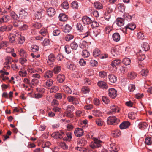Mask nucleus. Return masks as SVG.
Wrapping results in <instances>:
<instances>
[{
    "label": "nucleus",
    "instance_id": "nucleus-39",
    "mask_svg": "<svg viewBox=\"0 0 152 152\" xmlns=\"http://www.w3.org/2000/svg\"><path fill=\"white\" fill-rule=\"evenodd\" d=\"M150 46L146 42H144L142 45L143 50L145 51H148L150 49Z\"/></svg>",
    "mask_w": 152,
    "mask_h": 152
},
{
    "label": "nucleus",
    "instance_id": "nucleus-5",
    "mask_svg": "<svg viewBox=\"0 0 152 152\" xmlns=\"http://www.w3.org/2000/svg\"><path fill=\"white\" fill-rule=\"evenodd\" d=\"M67 99L69 102H72V104L75 105H77L79 104L78 99L74 96H69L67 97Z\"/></svg>",
    "mask_w": 152,
    "mask_h": 152
},
{
    "label": "nucleus",
    "instance_id": "nucleus-16",
    "mask_svg": "<svg viewBox=\"0 0 152 152\" xmlns=\"http://www.w3.org/2000/svg\"><path fill=\"white\" fill-rule=\"evenodd\" d=\"M115 22L118 26H121L124 24V20L122 18H117Z\"/></svg>",
    "mask_w": 152,
    "mask_h": 152
},
{
    "label": "nucleus",
    "instance_id": "nucleus-6",
    "mask_svg": "<svg viewBox=\"0 0 152 152\" xmlns=\"http://www.w3.org/2000/svg\"><path fill=\"white\" fill-rule=\"evenodd\" d=\"M109 96L112 99L115 98L117 96V91L113 88H110L108 90Z\"/></svg>",
    "mask_w": 152,
    "mask_h": 152
},
{
    "label": "nucleus",
    "instance_id": "nucleus-49",
    "mask_svg": "<svg viewBox=\"0 0 152 152\" xmlns=\"http://www.w3.org/2000/svg\"><path fill=\"white\" fill-rule=\"evenodd\" d=\"M118 53V51L117 50V48L115 47L111 49V53L114 56H117Z\"/></svg>",
    "mask_w": 152,
    "mask_h": 152
},
{
    "label": "nucleus",
    "instance_id": "nucleus-32",
    "mask_svg": "<svg viewBox=\"0 0 152 152\" xmlns=\"http://www.w3.org/2000/svg\"><path fill=\"white\" fill-rule=\"evenodd\" d=\"M63 88L66 93L71 94L72 93V91L70 88L66 85L63 86Z\"/></svg>",
    "mask_w": 152,
    "mask_h": 152
},
{
    "label": "nucleus",
    "instance_id": "nucleus-58",
    "mask_svg": "<svg viewBox=\"0 0 152 152\" xmlns=\"http://www.w3.org/2000/svg\"><path fill=\"white\" fill-rule=\"evenodd\" d=\"M28 71L31 74H32V75H33V74H34L36 72H38V71H37V70H36L35 69L31 68L30 66L28 67Z\"/></svg>",
    "mask_w": 152,
    "mask_h": 152
},
{
    "label": "nucleus",
    "instance_id": "nucleus-27",
    "mask_svg": "<svg viewBox=\"0 0 152 152\" xmlns=\"http://www.w3.org/2000/svg\"><path fill=\"white\" fill-rule=\"evenodd\" d=\"M10 14L12 19L16 20H18L19 19L18 16L14 11H10Z\"/></svg>",
    "mask_w": 152,
    "mask_h": 152
},
{
    "label": "nucleus",
    "instance_id": "nucleus-30",
    "mask_svg": "<svg viewBox=\"0 0 152 152\" xmlns=\"http://www.w3.org/2000/svg\"><path fill=\"white\" fill-rule=\"evenodd\" d=\"M20 56L23 57H26L27 53L25 50L23 48H21L18 52Z\"/></svg>",
    "mask_w": 152,
    "mask_h": 152
},
{
    "label": "nucleus",
    "instance_id": "nucleus-50",
    "mask_svg": "<svg viewBox=\"0 0 152 152\" xmlns=\"http://www.w3.org/2000/svg\"><path fill=\"white\" fill-rule=\"evenodd\" d=\"M71 6L73 9H77L79 7L78 4L76 1H74L71 4Z\"/></svg>",
    "mask_w": 152,
    "mask_h": 152
},
{
    "label": "nucleus",
    "instance_id": "nucleus-45",
    "mask_svg": "<svg viewBox=\"0 0 152 152\" xmlns=\"http://www.w3.org/2000/svg\"><path fill=\"white\" fill-rule=\"evenodd\" d=\"M50 44V40L48 39H45L43 40L42 43V44L43 46H45L49 45Z\"/></svg>",
    "mask_w": 152,
    "mask_h": 152
},
{
    "label": "nucleus",
    "instance_id": "nucleus-18",
    "mask_svg": "<svg viewBox=\"0 0 152 152\" xmlns=\"http://www.w3.org/2000/svg\"><path fill=\"white\" fill-rule=\"evenodd\" d=\"M82 21L83 23L86 24H89L91 23L92 20L88 17L85 16L82 18Z\"/></svg>",
    "mask_w": 152,
    "mask_h": 152
},
{
    "label": "nucleus",
    "instance_id": "nucleus-53",
    "mask_svg": "<svg viewBox=\"0 0 152 152\" xmlns=\"http://www.w3.org/2000/svg\"><path fill=\"white\" fill-rule=\"evenodd\" d=\"M113 29V27L112 26H106L104 29V31L107 34H109Z\"/></svg>",
    "mask_w": 152,
    "mask_h": 152
},
{
    "label": "nucleus",
    "instance_id": "nucleus-46",
    "mask_svg": "<svg viewBox=\"0 0 152 152\" xmlns=\"http://www.w3.org/2000/svg\"><path fill=\"white\" fill-rule=\"evenodd\" d=\"M90 55L89 53L86 50L84 49L83 50L82 52V56L84 58L88 57Z\"/></svg>",
    "mask_w": 152,
    "mask_h": 152
},
{
    "label": "nucleus",
    "instance_id": "nucleus-37",
    "mask_svg": "<svg viewBox=\"0 0 152 152\" xmlns=\"http://www.w3.org/2000/svg\"><path fill=\"white\" fill-rule=\"evenodd\" d=\"M31 50L34 52H37L39 49V47L36 45H32L31 48Z\"/></svg>",
    "mask_w": 152,
    "mask_h": 152
},
{
    "label": "nucleus",
    "instance_id": "nucleus-8",
    "mask_svg": "<svg viewBox=\"0 0 152 152\" xmlns=\"http://www.w3.org/2000/svg\"><path fill=\"white\" fill-rule=\"evenodd\" d=\"M98 86L102 89H107L108 88V86L106 83L102 81H99L97 83Z\"/></svg>",
    "mask_w": 152,
    "mask_h": 152
},
{
    "label": "nucleus",
    "instance_id": "nucleus-24",
    "mask_svg": "<svg viewBox=\"0 0 152 152\" xmlns=\"http://www.w3.org/2000/svg\"><path fill=\"white\" fill-rule=\"evenodd\" d=\"M110 108L111 111L110 112L115 113L116 112H119L120 109L118 106L116 105H112L110 106Z\"/></svg>",
    "mask_w": 152,
    "mask_h": 152
},
{
    "label": "nucleus",
    "instance_id": "nucleus-4",
    "mask_svg": "<svg viewBox=\"0 0 152 152\" xmlns=\"http://www.w3.org/2000/svg\"><path fill=\"white\" fill-rule=\"evenodd\" d=\"M64 132L61 131L55 132L51 135L52 137L56 139H61L63 138Z\"/></svg>",
    "mask_w": 152,
    "mask_h": 152
},
{
    "label": "nucleus",
    "instance_id": "nucleus-51",
    "mask_svg": "<svg viewBox=\"0 0 152 152\" xmlns=\"http://www.w3.org/2000/svg\"><path fill=\"white\" fill-rule=\"evenodd\" d=\"M42 11H41V12L38 11L35 14V18L36 19H39L42 18Z\"/></svg>",
    "mask_w": 152,
    "mask_h": 152
},
{
    "label": "nucleus",
    "instance_id": "nucleus-22",
    "mask_svg": "<svg viewBox=\"0 0 152 152\" xmlns=\"http://www.w3.org/2000/svg\"><path fill=\"white\" fill-rule=\"evenodd\" d=\"M112 37L113 40L116 42L119 41L120 39V35L118 33H115L113 34Z\"/></svg>",
    "mask_w": 152,
    "mask_h": 152
},
{
    "label": "nucleus",
    "instance_id": "nucleus-41",
    "mask_svg": "<svg viewBox=\"0 0 152 152\" xmlns=\"http://www.w3.org/2000/svg\"><path fill=\"white\" fill-rule=\"evenodd\" d=\"M71 48L73 50H75L78 48V45L77 43L75 42H72L70 45Z\"/></svg>",
    "mask_w": 152,
    "mask_h": 152
},
{
    "label": "nucleus",
    "instance_id": "nucleus-54",
    "mask_svg": "<svg viewBox=\"0 0 152 152\" xmlns=\"http://www.w3.org/2000/svg\"><path fill=\"white\" fill-rule=\"evenodd\" d=\"M59 90V88L56 86H53L50 89V91L51 93H55Z\"/></svg>",
    "mask_w": 152,
    "mask_h": 152
},
{
    "label": "nucleus",
    "instance_id": "nucleus-36",
    "mask_svg": "<svg viewBox=\"0 0 152 152\" xmlns=\"http://www.w3.org/2000/svg\"><path fill=\"white\" fill-rule=\"evenodd\" d=\"M100 54V51L98 49L96 48L93 51V55L95 57L99 56Z\"/></svg>",
    "mask_w": 152,
    "mask_h": 152
},
{
    "label": "nucleus",
    "instance_id": "nucleus-59",
    "mask_svg": "<svg viewBox=\"0 0 152 152\" xmlns=\"http://www.w3.org/2000/svg\"><path fill=\"white\" fill-rule=\"evenodd\" d=\"M102 100L103 102L106 104H108L110 102V100L108 97L104 96L102 97Z\"/></svg>",
    "mask_w": 152,
    "mask_h": 152
},
{
    "label": "nucleus",
    "instance_id": "nucleus-2",
    "mask_svg": "<svg viewBox=\"0 0 152 152\" xmlns=\"http://www.w3.org/2000/svg\"><path fill=\"white\" fill-rule=\"evenodd\" d=\"M120 120L115 116L109 117L107 121V123L108 125H115L120 122Z\"/></svg>",
    "mask_w": 152,
    "mask_h": 152
},
{
    "label": "nucleus",
    "instance_id": "nucleus-10",
    "mask_svg": "<svg viewBox=\"0 0 152 152\" xmlns=\"http://www.w3.org/2000/svg\"><path fill=\"white\" fill-rule=\"evenodd\" d=\"M101 142V141L97 139H95L94 140V142L92 143H91V146L93 148L100 147L101 146L100 144V143Z\"/></svg>",
    "mask_w": 152,
    "mask_h": 152
},
{
    "label": "nucleus",
    "instance_id": "nucleus-19",
    "mask_svg": "<svg viewBox=\"0 0 152 152\" xmlns=\"http://www.w3.org/2000/svg\"><path fill=\"white\" fill-rule=\"evenodd\" d=\"M121 63V60L116 59L113 61L111 63V65L113 68H115L118 66Z\"/></svg>",
    "mask_w": 152,
    "mask_h": 152
},
{
    "label": "nucleus",
    "instance_id": "nucleus-34",
    "mask_svg": "<svg viewBox=\"0 0 152 152\" xmlns=\"http://www.w3.org/2000/svg\"><path fill=\"white\" fill-rule=\"evenodd\" d=\"M18 43L22 44L25 41V38L24 37L21 35L20 34H18Z\"/></svg>",
    "mask_w": 152,
    "mask_h": 152
},
{
    "label": "nucleus",
    "instance_id": "nucleus-62",
    "mask_svg": "<svg viewBox=\"0 0 152 152\" xmlns=\"http://www.w3.org/2000/svg\"><path fill=\"white\" fill-rule=\"evenodd\" d=\"M58 102L56 99H53L51 103L52 106L57 107L59 105Z\"/></svg>",
    "mask_w": 152,
    "mask_h": 152
},
{
    "label": "nucleus",
    "instance_id": "nucleus-48",
    "mask_svg": "<svg viewBox=\"0 0 152 152\" xmlns=\"http://www.w3.org/2000/svg\"><path fill=\"white\" fill-rule=\"evenodd\" d=\"M74 37L73 35L67 34L65 36L64 39L66 41L68 42L73 39Z\"/></svg>",
    "mask_w": 152,
    "mask_h": 152
},
{
    "label": "nucleus",
    "instance_id": "nucleus-47",
    "mask_svg": "<svg viewBox=\"0 0 152 152\" xmlns=\"http://www.w3.org/2000/svg\"><path fill=\"white\" fill-rule=\"evenodd\" d=\"M122 62L126 65L130 64L131 63V60L130 59L128 58H125L123 60Z\"/></svg>",
    "mask_w": 152,
    "mask_h": 152
},
{
    "label": "nucleus",
    "instance_id": "nucleus-61",
    "mask_svg": "<svg viewBox=\"0 0 152 152\" xmlns=\"http://www.w3.org/2000/svg\"><path fill=\"white\" fill-rule=\"evenodd\" d=\"M53 82V81L52 80L49 79L46 82V85L48 87H50L52 85Z\"/></svg>",
    "mask_w": 152,
    "mask_h": 152
},
{
    "label": "nucleus",
    "instance_id": "nucleus-20",
    "mask_svg": "<svg viewBox=\"0 0 152 152\" xmlns=\"http://www.w3.org/2000/svg\"><path fill=\"white\" fill-rule=\"evenodd\" d=\"M137 73L134 72H129L127 75V77L129 79L132 80L135 79L137 76Z\"/></svg>",
    "mask_w": 152,
    "mask_h": 152
},
{
    "label": "nucleus",
    "instance_id": "nucleus-11",
    "mask_svg": "<svg viewBox=\"0 0 152 152\" xmlns=\"http://www.w3.org/2000/svg\"><path fill=\"white\" fill-rule=\"evenodd\" d=\"M48 15L50 17H52L54 15L56 14L55 9L53 7H49L47 10Z\"/></svg>",
    "mask_w": 152,
    "mask_h": 152
},
{
    "label": "nucleus",
    "instance_id": "nucleus-7",
    "mask_svg": "<svg viewBox=\"0 0 152 152\" xmlns=\"http://www.w3.org/2000/svg\"><path fill=\"white\" fill-rule=\"evenodd\" d=\"M83 133V130L81 128H76L74 131L75 136L77 137H80L82 136Z\"/></svg>",
    "mask_w": 152,
    "mask_h": 152
},
{
    "label": "nucleus",
    "instance_id": "nucleus-38",
    "mask_svg": "<svg viewBox=\"0 0 152 152\" xmlns=\"http://www.w3.org/2000/svg\"><path fill=\"white\" fill-rule=\"evenodd\" d=\"M16 35L15 34H10L9 36V41L11 43L13 42L15 40Z\"/></svg>",
    "mask_w": 152,
    "mask_h": 152
},
{
    "label": "nucleus",
    "instance_id": "nucleus-25",
    "mask_svg": "<svg viewBox=\"0 0 152 152\" xmlns=\"http://www.w3.org/2000/svg\"><path fill=\"white\" fill-rule=\"evenodd\" d=\"M57 81L60 83H62L64 82L65 77L64 75L62 74L58 75L57 77Z\"/></svg>",
    "mask_w": 152,
    "mask_h": 152
},
{
    "label": "nucleus",
    "instance_id": "nucleus-12",
    "mask_svg": "<svg viewBox=\"0 0 152 152\" xmlns=\"http://www.w3.org/2000/svg\"><path fill=\"white\" fill-rule=\"evenodd\" d=\"M28 13L24 10H22L19 12V19L23 20L26 18L27 15Z\"/></svg>",
    "mask_w": 152,
    "mask_h": 152
},
{
    "label": "nucleus",
    "instance_id": "nucleus-3",
    "mask_svg": "<svg viewBox=\"0 0 152 152\" xmlns=\"http://www.w3.org/2000/svg\"><path fill=\"white\" fill-rule=\"evenodd\" d=\"M12 57L7 56L5 59V61L4 64V68H6L7 69H10V64L11 63V61H13Z\"/></svg>",
    "mask_w": 152,
    "mask_h": 152
},
{
    "label": "nucleus",
    "instance_id": "nucleus-44",
    "mask_svg": "<svg viewBox=\"0 0 152 152\" xmlns=\"http://www.w3.org/2000/svg\"><path fill=\"white\" fill-rule=\"evenodd\" d=\"M59 145L64 150H66L68 148V145L64 142H61L59 143Z\"/></svg>",
    "mask_w": 152,
    "mask_h": 152
},
{
    "label": "nucleus",
    "instance_id": "nucleus-52",
    "mask_svg": "<svg viewBox=\"0 0 152 152\" xmlns=\"http://www.w3.org/2000/svg\"><path fill=\"white\" fill-rule=\"evenodd\" d=\"M141 73L142 76H146L148 75V71L147 69H144L142 70Z\"/></svg>",
    "mask_w": 152,
    "mask_h": 152
},
{
    "label": "nucleus",
    "instance_id": "nucleus-9",
    "mask_svg": "<svg viewBox=\"0 0 152 152\" xmlns=\"http://www.w3.org/2000/svg\"><path fill=\"white\" fill-rule=\"evenodd\" d=\"M130 123L128 121H124L119 125V127L121 129H126L129 127L130 126Z\"/></svg>",
    "mask_w": 152,
    "mask_h": 152
},
{
    "label": "nucleus",
    "instance_id": "nucleus-63",
    "mask_svg": "<svg viewBox=\"0 0 152 152\" xmlns=\"http://www.w3.org/2000/svg\"><path fill=\"white\" fill-rule=\"evenodd\" d=\"M99 76L101 78H104L107 76V73L105 72L101 71L99 73Z\"/></svg>",
    "mask_w": 152,
    "mask_h": 152
},
{
    "label": "nucleus",
    "instance_id": "nucleus-17",
    "mask_svg": "<svg viewBox=\"0 0 152 152\" xmlns=\"http://www.w3.org/2000/svg\"><path fill=\"white\" fill-rule=\"evenodd\" d=\"M53 76V72L50 70H48L44 74L43 77L45 79H48L51 77Z\"/></svg>",
    "mask_w": 152,
    "mask_h": 152
},
{
    "label": "nucleus",
    "instance_id": "nucleus-31",
    "mask_svg": "<svg viewBox=\"0 0 152 152\" xmlns=\"http://www.w3.org/2000/svg\"><path fill=\"white\" fill-rule=\"evenodd\" d=\"M72 134L70 132H68L66 133V136L64 137L63 139L65 141H71L72 139Z\"/></svg>",
    "mask_w": 152,
    "mask_h": 152
},
{
    "label": "nucleus",
    "instance_id": "nucleus-1",
    "mask_svg": "<svg viewBox=\"0 0 152 152\" xmlns=\"http://www.w3.org/2000/svg\"><path fill=\"white\" fill-rule=\"evenodd\" d=\"M76 28L78 30L83 32V34L85 35L83 37V38L87 37L90 35V32L88 29L86 28L83 27L80 23H78L77 24Z\"/></svg>",
    "mask_w": 152,
    "mask_h": 152
},
{
    "label": "nucleus",
    "instance_id": "nucleus-26",
    "mask_svg": "<svg viewBox=\"0 0 152 152\" xmlns=\"http://www.w3.org/2000/svg\"><path fill=\"white\" fill-rule=\"evenodd\" d=\"M94 6L97 9L100 10L103 8V6L100 2L96 1L94 3Z\"/></svg>",
    "mask_w": 152,
    "mask_h": 152
},
{
    "label": "nucleus",
    "instance_id": "nucleus-13",
    "mask_svg": "<svg viewBox=\"0 0 152 152\" xmlns=\"http://www.w3.org/2000/svg\"><path fill=\"white\" fill-rule=\"evenodd\" d=\"M108 77L110 83H114L117 81V77L113 75L112 74L108 75Z\"/></svg>",
    "mask_w": 152,
    "mask_h": 152
},
{
    "label": "nucleus",
    "instance_id": "nucleus-57",
    "mask_svg": "<svg viewBox=\"0 0 152 152\" xmlns=\"http://www.w3.org/2000/svg\"><path fill=\"white\" fill-rule=\"evenodd\" d=\"M145 144L148 145H151L152 143V141L151 140V137H148L145 139Z\"/></svg>",
    "mask_w": 152,
    "mask_h": 152
},
{
    "label": "nucleus",
    "instance_id": "nucleus-23",
    "mask_svg": "<svg viewBox=\"0 0 152 152\" xmlns=\"http://www.w3.org/2000/svg\"><path fill=\"white\" fill-rule=\"evenodd\" d=\"M136 28L135 25L134 23L128 24L126 26L124 27L125 31H126L127 29H129L131 30H134Z\"/></svg>",
    "mask_w": 152,
    "mask_h": 152
},
{
    "label": "nucleus",
    "instance_id": "nucleus-15",
    "mask_svg": "<svg viewBox=\"0 0 152 152\" xmlns=\"http://www.w3.org/2000/svg\"><path fill=\"white\" fill-rule=\"evenodd\" d=\"M10 20V17L8 15H4L0 18V22L2 23L3 22L6 23Z\"/></svg>",
    "mask_w": 152,
    "mask_h": 152
},
{
    "label": "nucleus",
    "instance_id": "nucleus-40",
    "mask_svg": "<svg viewBox=\"0 0 152 152\" xmlns=\"http://www.w3.org/2000/svg\"><path fill=\"white\" fill-rule=\"evenodd\" d=\"M61 70V67L59 66H55L53 71L55 74H57Z\"/></svg>",
    "mask_w": 152,
    "mask_h": 152
},
{
    "label": "nucleus",
    "instance_id": "nucleus-21",
    "mask_svg": "<svg viewBox=\"0 0 152 152\" xmlns=\"http://www.w3.org/2000/svg\"><path fill=\"white\" fill-rule=\"evenodd\" d=\"M145 56L144 53H142V51L140 50L138 55L137 58L139 61H141L144 60L145 58Z\"/></svg>",
    "mask_w": 152,
    "mask_h": 152
},
{
    "label": "nucleus",
    "instance_id": "nucleus-64",
    "mask_svg": "<svg viewBox=\"0 0 152 152\" xmlns=\"http://www.w3.org/2000/svg\"><path fill=\"white\" fill-rule=\"evenodd\" d=\"M100 33V31L99 30L95 29L93 31V36L94 37H96L99 35Z\"/></svg>",
    "mask_w": 152,
    "mask_h": 152
},
{
    "label": "nucleus",
    "instance_id": "nucleus-35",
    "mask_svg": "<svg viewBox=\"0 0 152 152\" xmlns=\"http://www.w3.org/2000/svg\"><path fill=\"white\" fill-rule=\"evenodd\" d=\"M88 46L87 42L86 41H83L80 45V47L83 49H86L88 47Z\"/></svg>",
    "mask_w": 152,
    "mask_h": 152
},
{
    "label": "nucleus",
    "instance_id": "nucleus-56",
    "mask_svg": "<svg viewBox=\"0 0 152 152\" xmlns=\"http://www.w3.org/2000/svg\"><path fill=\"white\" fill-rule=\"evenodd\" d=\"M48 60L51 62L54 61L55 59L54 55L53 54H50L48 57Z\"/></svg>",
    "mask_w": 152,
    "mask_h": 152
},
{
    "label": "nucleus",
    "instance_id": "nucleus-43",
    "mask_svg": "<svg viewBox=\"0 0 152 152\" xmlns=\"http://www.w3.org/2000/svg\"><path fill=\"white\" fill-rule=\"evenodd\" d=\"M128 116L131 119H134L136 116V114L134 112L130 113L128 114Z\"/></svg>",
    "mask_w": 152,
    "mask_h": 152
},
{
    "label": "nucleus",
    "instance_id": "nucleus-55",
    "mask_svg": "<svg viewBox=\"0 0 152 152\" xmlns=\"http://www.w3.org/2000/svg\"><path fill=\"white\" fill-rule=\"evenodd\" d=\"M67 67L70 70H73L75 69L76 66L73 63H70L67 65Z\"/></svg>",
    "mask_w": 152,
    "mask_h": 152
},
{
    "label": "nucleus",
    "instance_id": "nucleus-60",
    "mask_svg": "<svg viewBox=\"0 0 152 152\" xmlns=\"http://www.w3.org/2000/svg\"><path fill=\"white\" fill-rule=\"evenodd\" d=\"M26 57H23L20 58L19 59V63H21L22 65L25 63L27 61V60L26 58Z\"/></svg>",
    "mask_w": 152,
    "mask_h": 152
},
{
    "label": "nucleus",
    "instance_id": "nucleus-14",
    "mask_svg": "<svg viewBox=\"0 0 152 152\" xmlns=\"http://www.w3.org/2000/svg\"><path fill=\"white\" fill-rule=\"evenodd\" d=\"M148 126V124L145 122H142L139 123L138 125L139 129L141 130H144Z\"/></svg>",
    "mask_w": 152,
    "mask_h": 152
},
{
    "label": "nucleus",
    "instance_id": "nucleus-33",
    "mask_svg": "<svg viewBox=\"0 0 152 152\" xmlns=\"http://www.w3.org/2000/svg\"><path fill=\"white\" fill-rule=\"evenodd\" d=\"M59 19L60 21H65L67 19L66 15L64 14H60L59 16Z\"/></svg>",
    "mask_w": 152,
    "mask_h": 152
},
{
    "label": "nucleus",
    "instance_id": "nucleus-29",
    "mask_svg": "<svg viewBox=\"0 0 152 152\" xmlns=\"http://www.w3.org/2000/svg\"><path fill=\"white\" fill-rule=\"evenodd\" d=\"M72 27L68 24H66L63 29V32L67 33L69 32L72 29Z\"/></svg>",
    "mask_w": 152,
    "mask_h": 152
},
{
    "label": "nucleus",
    "instance_id": "nucleus-42",
    "mask_svg": "<svg viewBox=\"0 0 152 152\" xmlns=\"http://www.w3.org/2000/svg\"><path fill=\"white\" fill-rule=\"evenodd\" d=\"M82 92L84 94H86L90 91L89 88L87 86H83L81 89Z\"/></svg>",
    "mask_w": 152,
    "mask_h": 152
},
{
    "label": "nucleus",
    "instance_id": "nucleus-28",
    "mask_svg": "<svg viewBox=\"0 0 152 152\" xmlns=\"http://www.w3.org/2000/svg\"><path fill=\"white\" fill-rule=\"evenodd\" d=\"M74 110V107L73 105H69L67 106L66 110L68 113H67V115L68 116V114H69L70 113L73 112Z\"/></svg>",
    "mask_w": 152,
    "mask_h": 152
}]
</instances>
